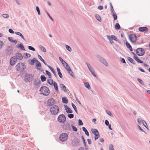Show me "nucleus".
<instances>
[{
  "label": "nucleus",
  "mask_w": 150,
  "mask_h": 150,
  "mask_svg": "<svg viewBox=\"0 0 150 150\" xmlns=\"http://www.w3.org/2000/svg\"><path fill=\"white\" fill-rule=\"evenodd\" d=\"M59 111V108L56 105H54L52 106L50 109V112L52 115H56L57 114Z\"/></svg>",
  "instance_id": "f257e3e1"
},
{
  "label": "nucleus",
  "mask_w": 150,
  "mask_h": 150,
  "mask_svg": "<svg viewBox=\"0 0 150 150\" xmlns=\"http://www.w3.org/2000/svg\"><path fill=\"white\" fill-rule=\"evenodd\" d=\"M40 91L44 96H48L50 93L49 88L47 87L44 86L40 88Z\"/></svg>",
  "instance_id": "f03ea898"
},
{
  "label": "nucleus",
  "mask_w": 150,
  "mask_h": 150,
  "mask_svg": "<svg viewBox=\"0 0 150 150\" xmlns=\"http://www.w3.org/2000/svg\"><path fill=\"white\" fill-rule=\"evenodd\" d=\"M16 68L18 71H22L25 68V66L23 63H18L16 67Z\"/></svg>",
  "instance_id": "7ed1b4c3"
},
{
  "label": "nucleus",
  "mask_w": 150,
  "mask_h": 150,
  "mask_svg": "<svg viewBox=\"0 0 150 150\" xmlns=\"http://www.w3.org/2000/svg\"><path fill=\"white\" fill-rule=\"evenodd\" d=\"M57 120L60 123H64L66 120V117L65 115L63 114L60 115L57 118Z\"/></svg>",
  "instance_id": "20e7f679"
},
{
  "label": "nucleus",
  "mask_w": 150,
  "mask_h": 150,
  "mask_svg": "<svg viewBox=\"0 0 150 150\" xmlns=\"http://www.w3.org/2000/svg\"><path fill=\"white\" fill-rule=\"evenodd\" d=\"M59 139L62 142H65L68 139V136L66 133H63L61 134L59 136Z\"/></svg>",
  "instance_id": "39448f33"
},
{
  "label": "nucleus",
  "mask_w": 150,
  "mask_h": 150,
  "mask_svg": "<svg viewBox=\"0 0 150 150\" xmlns=\"http://www.w3.org/2000/svg\"><path fill=\"white\" fill-rule=\"evenodd\" d=\"M33 78V76L31 74H26L25 75V81L26 82L32 81Z\"/></svg>",
  "instance_id": "423d86ee"
},
{
  "label": "nucleus",
  "mask_w": 150,
  "mask_h": 150,
  "mask_svg": "<svg viewBox=\"0 0 150 150\" xmlns=\"http://www.w3.org/2000/svg\"><path fill=\"white\" fill-rule=\"evenodd\" d=\"M13 51L12 47L11 46H8L5 50L6 54V56H10Z\"/></svg>",
  "instance_id": "0eeeda50"
},
{
  "label": "nucleus",
  "mask_w": 150,
  "mask_h": 150,
  "mask_svg": "<svg viewBox=\"0 0 150 150\" xmlns=\"http://www.w3.org/2000/svg\"><path fill=\"white\" fill-rule=\"evenodd\" d=\"M136 53L139 56H142L144 54V49L142 48H138L137 49Z\"/></svg>",
  "instance_id": "6e6552de"
},
{
  "label": "nucleus",
  "mask_w": 150,
  "mask_h": 150,
  "mask_svg": "<svg viewBox=\"0 0 150 150\" xmlns=\"http://www.w3.org/2000/svg\"><path fill=\"white\" fill-rule=\"evenodd\" d=\"M91 131L93 133L95 136V139L96 140L100 137L99 132L96 129H92Z\"/></svg>",
  "instance_id": "1a4fd4ad"
},
{
  "label": "nucleus",
  "mask_w": 150,
  "mask_h": 150,
  "mask_svg": "<svg viewBox=\"0 0 150 150\" xmlns=\"http://www.w3.org/2000/svg\"><path fill=\"white\" fill-rule=\"evenodd\" d=\"M86 64L87 65V66L90 71L91 73L95 77H96V75L95 74L94 71V69H93L91 65H90V64L88 62L86 63Z\"/></svg>",
  "instance_id": "9d476101"
},
{
  "label": "nucleus",
  "mask_w": 150,
  "mask_h": 150,
  "mask_svg": "<svg viewBox=\"0 0 150 150\" xmlns=\"http://www.w3.org/2000/svg\"><path fill=\"white\" fill-rule=\"evenodd\" d=\"M97 58L103 64L106 66H108V63L100 55H98L97 56Z\"/></svg>",
  "instance_id": "9b49d317"
},
{
  "label": "nucleus",
  "mask_w": 150,
  "mask_h": 150,
  "mask_svg": "<svg viewBox=\"0 0 150 150\" xmlns=\"http://www.w3.org/2000/svg\"><path fill=\"white\" fill-rule=\"evenodd\" d=\"M55 103V100L53 98L49 99L47 102V105L48 106L53 105Z\"/></svg>",
  "instance_id": "f8f14e48"
},
{
  "label": "nucleus",
  "mask_w": 150,
  "mask_h": 150,
  "mask_svg": "<svg viewBox=\"0 0 150 150\" xmlns=\"http://www.w3.org/2000/svg\"><path fill=\"white\" fill-rule=\"evenodd\" d=\"M137 36L134 34H130L129 36L130 41L132 42H135L137 40Z\"/></svg>",
  "instance_id": "ddd939ff"
},
{
  "label": "nucleus",
  "mask_w": 150,
  "mask_h": 150,
  "mask_svg": "<svg viewBox=\"0 0 150 150\" xmlns=\"http://www.w3.org/2000/svg\"><path fill=\"white\" fill-rule=\"evenodd\" d=\"M41 82L40 81L39 79H35L33 81V83L34 85L36 87H39Z\"/></svg>",
  "instance_id": "4468645a"
},
{
  "label": "nucleus",
  "mask_w": 150,
  "mask_h": 150,
  "mask_svg": "<svg viewBox=\"0 0 150 150\" xmlns=\"http://www.w3.org/2000/svg\"><path fill=\"white\" fill-rule=\"evenodd\" d=\"M79 143V141L77 139H74L72 140V144L74 146H76Z\"/></svg>",
  "instance_id": "2eb2a0df"
},
{
  "label": "nucleus",
  "mask_w": 150,
  "mask_h": 150,
  "mask_svg": "<svg viewBox=\"0 0 150 150\" xmlns=\"http://www.w3.org/2000/svg\"><path fill=\"white\" fill-rule=\"evenodd\" d=\"M63 129L66 130H69L71 129V126L68 123L64 124L62 126Z\"/></svg>",
  "instance_id": "dca6fc26"
},
{
  "label": "nucleus",
  "mask_w": 150,
  "mask_h": 150,
  "mask_svg": "<svg viewBox=\"0 0 150 150\" xmlns=\"http://www.w3.org/2000/svg\"><path fill=\"white\" fill-rule=\"evenodd\" d=\"M17 61V58L14 56L12 57L10 59V65L13 66L14 65Z\"/></svg>",
  "instance_id": "f3484780"
},
{
  "label": "nucleus",
  "mask_w": 150,
  "mask_h": 150,
  "mask_svg": "<svg viewBox=\"0 0 150 150\" xmlns=\"http://www.w3.org/2000/svg\"><path fill=\"white\" fill-rule=\"evenodd\" d=\"M15 57L17 58V59L19 60H21L23 58V57L22 54L20 53H17L16 54L15 56Z\"/></svg>",
  "instance_id": "a211bd4d"
},
{
  "label": "nucleus",
  "mask_w": 150,
  "mask_h": 150,
  "mask_svg": "<svg viewBox=\"0 0 150 150\" xmlns=\"http://www.w3.org/2000/svg\"><path fill=\"white\" fill-rule=\"evenodd\" d=\"M138 29L139 31L140 32H143L144 33L146 32L148 30L147 28L146 27H139Z\"/></svg>",
  "instance_id": "6ab92c4d"
},
{
  "label": "nucleus",
  "mask_w": 150,
  "mask_h": 150,
  "mask_svg": "<svg viewBox=\"0 0 150 150\" xmlns=\"http://www.w3.org/2000/svg\"><path fill=\"white\" fill-rule=\"evenodd\" d=\"M64 107L66 112L67 113H72L73 112L71 109L67 106L64 105Z\"/></svg>",
  "instance_id": "aec40b11"
},
{
  "label": "nucleus",
  "mask_w": 150,
  "mask_h": 150,
  "mask_svg": "<svg viewBox=\"0 0 150 150\" xmlns=\"http://www.w3.org/2000/svg\"><path fill=\"white\" fill-rule=\"evenodd\" d=\"M16 47L18 48H20L21 49L25 51V49L22 43H20L19 44H17L16 45Z\"/></svg>",
  "instance_id": "412c9836"
},
{
  "label": "nucleus",
  "mask_w": 150,
  "mask_h": 150,
  "mask_svg": "<svg viewBox=\"0 0 150 150\" xmlns=\"http://www.w3.org/2000/svg\"><path fill=\"white\" fill-rule=\"evenodd\" d=\"M59 86L62 91L65 92H66V87L64 84L61 83L60 84Z\"/></svg>",
  "instance_id": "4be33fe9"
},
{
  "label": "nucleus",
  "mask_w": 150,
  "mask_h": 150,
  "mask_svg": "<svg viewBox=\"0 0 150 150\" xmlns=\"http://www.w3.org/2000/svg\"><path fill=\"white\" fill-rule=\"evenodd\" d=\"M36 59H37L35 58H33V59L32 60L30 59L29 60V63L31 65H34L35 63V62Z\"/></svg>",
  "instance_id": "5701e85b"
},
{
  "label": "nucleus",
  "mask_w": 150,
  "mask_h": 150,
  "mask_svg": "<svg viewBox=\"0 0 150 150\" xmlns=\"http://www.w3.org/2000/svg\"><path fill=\"white\" fill-rule=\"evenodd\" d=\"M47 66L52 71V72L54 74V76L55 77H57V76L56 74V72L54 70V69L50 66L47 65Z\"/></svg>",
  "instance_id": "b1692460"
},
{
  "label": "nucleus",
  "mask_w": 150,
  "mask_h": 150,
  "mask_svg": "<svg viewBox=\"0 0 150 150\" xmlns=\"http://www.w3.org/2000/svg\"><path fill=\"white\" fill-rule=\"evenodd\" d=\"M53 83L54 87V88L55 91L56 92L58 91V88L57 83L55 81H54Z\"/></svg>",
  "instance_id": "393cba45"
},
{
  "label": "nucleus",
  "mask_w": 150,
  "mask_h": 150,
  "mask_svg": "<svg viewBox=\"0 0 150 150\" xmlns=\"http://www.w3.org/2000/svg\"><path fill=\"white\" fill-rule=\"evenodd\" d=\"M126 45L127 47L128 48L130 51H132V48L130 45L127 42H126Z\"/></svg>",
  "instance_id": "a878e982"
},
{
  "label": "nucleus",
  "mask_w": 150,
  "mask_h": 150,
  "mask_svg": "<svg viewBox=\"0 0 150 150\" xmlns=\"http://www.w3.org/2000/svg\"><path fill=\"white\" fill-rule=\"evenodd\" d=\"M15 34L16 35H18L20 36L23 40H25V39L24 37V36L21 33L18 32H15Z\"/></svg>",
  "instance_id": "bb28decb"
},
{
  "label": "nucleus",
  "mask_w": 150,
  "mask_h": 150,
  "mask_svg": "<svg viewBox=\"0 0 150 150\" xmlns=\"http://www.w3.org/2000/svg\"><path fill=\"white\" fill-rule=\"evenodd\" d=\"M82 129L83 131L85 132V134L88 136H89V132L85 127H82Z\"/></svg>",
  "instance_id": "cd10ccee"
},
{
  "label": "nucleus",
  "mask_w": 150,
  "mask_h": 150,
  "mask_svg": "<svg viewBox=\"0 0 150 150\" xmlns=\"http://www.w3.org/2000/svg\"><path fill=\"white\" fill-rule=\"evenodd\" d=\"M127 59L128 60L132 63L134 64H136L135 62L132 58L129 57H127Z\"/></svg>",
  "instance_id": "c85d7f7f"
},
{
  "label": "nucleus",
  "mask_w": 150,
  "mask_h": 150,
  "mask_svg": "<svg viewBox=\"0 0 150 150\" xmlns=\"http://www.w3.org/2000/svg\"><path fill=\"white\" fill-rule=\"evenodd\" d=\"M59 59L62 63V64H63V66L64 67H65V65L67 63L65 61H64L61 57H59Z\"/></svg>",
  "instance_id": "c756f323"
},
{
  "label": "nucleus",
  "mask_w": 150,
  "mask_h": 150,
  "mask_svg": "<svg viewBox=\"0 0 150 150\" xmlns=\"http://www.w3.org/2000/svg\"><path fill=\"white\" fill-rule=\"evenodd\" d=\"M62 102L64 103H67L68 101L67 98L65 97H64L62 98Z\"/></svg>",
  "instance_id": "7c9ffc66"
},
{
  "label": "nucleus",
  "mask_w": 150,
  "mask_h": 150,
  "mask_svg": "<svg viewBox=\"0 0 150 150\" xmlns=\"http://www.w3.org/2000/svg\"><path fill=\"white\" fill-rule=\"evenodd\" d=\"M38 58L42 61L43 63H44V64L46 65L47 66L48 65L46 63L45 61L43 59V58L40 55H38Z\"/></svg>",
  "instance_id": "2f4dec72"
},
{
  "label": "nucleus",
  "mask_w": 150,
  "mask_h": 150,
  "mask_svg": "<svg viewBox=\"0 0 150 150\" xmlns=\"http://www.w3.org/2000/svg\"><path fill=\"white\" fill-rule=\"evenodd\" d=\"M36 66L37 67H41V63L36 59L35 62Z\"/></svg>",
  "instance_id": "473e14b6"
},
{
  "label": "nucleus",
  "mask_w": 150,
  "mask_h": 150,
  "mask_svg": "<svg viewBox=\"0 0 150 150\" xmlns=\"http://www.w3.org/2000/svg\"><path fill=\"white\" fill-rule=\"evenodd\" d=\"M115 28L116 30H119L120 28V26L118 23H116L115 26Z\"/></svg>",
  "instance_id": "72a5a7b5"
},
{
  "label": "nucleus",
  "mask_w": 150,
  "mask_h": 150,
  "mask_svg": "<svg viewBox=\"0 0 150 150\" xmlns=\"http://www.w3.org/2000/svg\"><path fill=\"white\" fill-rule=\"evenodd\" d=\"M71 105L72 107L75 111V112H76V113L77 114H78L77 110V108L75 105L73 103H71Z\"/></svg>",
  "instance_id": "f704fd0d"
},
{
  "label": "nucleus",
  "mask_w": 150,
  "mask_h": 150,
  "mask_svg": "<svg viewBox=\"0 0 150 150\" xmlns=\"http://www.w3.org/2000/svg\"><path fill=\"white\" fill-rule=\"evenodd\" d=\"M95 17L99 21H101V18L99 15L96 14L95 15Z\"/></svg>",
  "instance_id": "c9c22d12"
},
{
  "label": "nucleus",
  "mask_w": 150,
  "mask_h": 150,
  "mask_svg": "<svg viewBox=\"0 0 150 150\" xmlns=\"http://www.w3.org/2000/svg\"><path fill=\"white\" fill-rule=\"evenodd\" d=\"M84 85L85 86V87L88 88V89H90L91 88L90 86L89 83L88 82H86L85 84Z\"/></svg>",
  "instance_id": "e433bc0d"
},
{
  "label": "nucleus",
  "mask_w": 150,
  "mask_h": 150,
  "mask_svg": "<svg viewBox=\"0 0 150 150\" xmlns=\"http://www.w3.org/2000/svg\"><path fill=\"white\" fill-rule=\"evenodd\" d=\"M40 79L42 82H44L46 81V78L44 75H41L40 76Z\"/></svg>",
  "instance_id": "4c0bfd02"
},
{
  "label": "nucleus",
  "mask_w": 150,
  "mask_h": 150,
  "mask_svg": "<svg viewBox=\"0 0 150 150\" xmlns=\"http://www.w3.org/2000/svg\"><path fill=\"white\" fill-rule=\"evenodd\" d=\"M142 124L144 126L148 129L149 130V128L148 127V125L146 122L144 121H142Z\"/></svg>",
  "instance_id": "58836bf2"
},
{
  "label": "nucleus",
  "mask_w": 150,
  "mask_h": 150,
  "mask_svg": "<svg viewBox=\"0 0 150 150\" xmlns=\"http://www.w3.org/2000/svg\"><path fill=\"white\" fill-rule=\"evenodd\" d=\"M110 38L112 40H114L116 41H117V39L116 37L113 35H112L111 36H110Z\"/></svg>",
  "instance_id": "ea45409f"
},
{
  "label": "nucleus",
  "mask_w": 150,
  "mask_h": 150,
  "mask_svg": "<svg viewBox=\"0 0 150 150\" xmlns=\"http://www.w3.org/2000/svg\"><path fill=\"white\" fill-rule=\"evenodd\" d=\"M64 67L68 71H70V70H71V68L67 64L65 65Z\"/></svg>",
  "instance_id": "a19ab883"
},
{
  "label": "nucleus",
  "mask_w": 150,
  "mask_h": 150,
  "mask_svg": "<svg viewBox=\"0 0 150 150\" xmlns=\"http://www.w3.org/2000/svg\"><path fill=\"white\" fill-rule=\"evenodd\" d=\"M54 81H53V80L52 79H47V82L48 83L50 84L51 85H52L53 84V83Z\"/></svg>",
  "instance_id": "79ce46f5"
},
{
  "label": "nucleus",
  "mask_w": 150,
  "mask_h": 150,
  "mask_svg": "<svg viewBox=\"0 0 150 150\" xmlns=\"http://www.w3.org/2000/svg\"><path fill=\"white\" fill-rule=\"evenodd\" d=\"M39 47L41 50L44 52H46V49L42 45H40Z\"/></svg>",
  "instance_id": "37998d69"
},
{
  "label": "nucleus",
  "mask_w": 150,
  "mask_h": 150,
  "mask_svg": "<svg viewBox=\"0 0 150 150\" xmlns=\"http://www.w3.org/2000/svg\"><path fill=\"white\" fill-rule=\"evenodd\" d=\"M67 49L69 52H71V48L68 45H65Z\"/></svg>",
  "instance_id": "c03bdc74"
},
{
  "label": "nucleus",
  "mask_w": 150,
  "mask_h": 150,
  "mask_svg": "<svg viewBox=\"0 0 150 150\" xmlns=\"http://www.w3.org/2000/svg\"><path fill=\"white\" fill-rule=\"evenodd\" d=\"M45 72L46 73V74L48 75L49 76V78H50L51 76V73L47 70H46Z\"/></svg>",
  "instance_id": "a18cd8bd"
},
{
  "label": "nucleus",
  "mask_w": 150,
  "mask_h": 150,
  "mask_svg": "<svg viewBox=\"0 0 150 150\" xmlns=\"http://www.w3.org/2000/svg\"><path fill=\"white\" fill-rule=\"evenodd\" d=\"M107 37H108V40L110 41V43L111 44L113 43L114 42L113 41L112 39L110 38V36L108 35Z\"/></svg>",
  "instance_id": "49530a36"
},
{
  "label": "nucleus",
  "mask_w": 150,
  "mask_h": 150,
  "mask_svg": "<svg viewBox=\"0 0 150 150\" xmlns=\"http://www.w3.org/2000/svg\"><path fill=\"white\" fill-rule=\"evenodd\" d=\"M67 116L70 119L73 118L74 117V115L72 114H68Z\"/></svg>",
  "instance_id": "de8ad7c7"
},
{
  "label": "nucleus",
  "mask_w": 150,
  "mask_h": 150,
  "mask_svg": "<svg viewBox=\"0 0 150 150\" xmlns=\"http://www.w3.org/2000/svg\"><path fill=\"white\" fill-rule=\"evenodd\" d=\"M137 80L141 84L144 85V82L141 79L139 78H138L137 79Z\"/></svg>",
  "instance_id": "09e8293b"
},
{
  "label": "nucleus",
  "mask_w": 150,
  "mask_h": 150,
  "mask_svg": "<svg viewBox=\"0 0 150 150\" xmlns=\"http://www.w3.org/2000/svg\"><path fill=\"white\" fill-rule=\"evenodd\" d=\"M81 138L83 140V144H84V146H85V147H86V142L85 140L83 137V136H82L81 137Z\"/></svg>",
  "instance_id": "8fccbe9b"
},
{
  "label": "nucleus",
  "mask_w": 150,
  "mask_h": 150,
  "mask_svg": "<svg viewBox=\"0 0 150 150\" xmlns=\"http://www.w3.org/2000/svg\"><path fill=\"white\" fill-rule=\"evenodd\" d=\"M36 10L39 15L40 14V11L39 7L38 6L36 7Z\"/></svg>",
  "instance_id": "3c124183"
},
{
  "label": "nucleus",
  "mask_w": 150,
  "mask_h": 150,
  "mask_svg": "<svg viewBox=\"0 0 150 150\" xmlns=\"http://www.w3.org/2000/svg\"><path fill=\"white\" fill-rule=\"evenodd\" d=\"M28 48L29 50L33 51H35V49L33 47L30 46H28Z\"/></svg>",
  "instance_id": "603ef678"
},
{
  "label": "nucleus",
  "mask_w": 150,
  "mask_h": 150,
  "mask_svg": "<svg viewBox=\"0 0 150 150\" xmlns=\"http://www.w3.org/2000/svg\"><path fill=\"white\" fill-rule=\"evenodd\" d=\"M78 124L79 125H83V123L82 120L80 119L78 120Z\"/></svg>",
  "instance_id": "864d4df0"
},
{
  "label": "nucleus",
  "mask_w": 150,
  "mask_h": 150,
  "mask_svg": "<svg viewBox=\"0 0 150 150\" xmlns=\"http://www.w3.org/2000/svg\"><path fill=\"white\" fill-rule=\"evenodd\" d=\"M112 16L113 17L114 20H115L117 19V16L115 14L113 13Z\"/></svg>",
  "instance_id": "5fc2aeb1"
},
{
  "label": "nucleus",
  "mask_w": 150,
  "mask_h": 150,
  "mask_svg": "<svg viewBox=\"0 0 150 150\" xmlns=\"http://www.w3.org/2000/svg\"><path fill=\"white\" fill-rule=\"evenodd\" d=\"M71 126L72 128V129L73 131H75V132H77V130H78L77 129V128L76 127H74L73 125H71Z\"/></svg>",
  "instance_id": "6e6d98bb"
},
{
  "label": "nucleus",
  "mask_w": 150,
  "mask_h": 150,
  "mask_svg": "<svg viewBox=\"0 0 150 150\" xmlns=\"http://www.w3.org/2000/svg\"><path fill=\"white\" fill-rule=\"evenodd\" d=\"M109 150H114L113 146L112 144H110L109 146Z\"/></svg>",
  "instance_id": "4d7b16f0"
},
{
  "label": "nucleus",
  "mask_w": 150,
  "mask_h": 150,
  "mask_svg": "<svg viewBox=\"0 0 150 150\" xmlns=\"http://www.w3.org/2000/svg\"><path fill=\"white\" fill-rule=\"evenodd\" d=\"M4 45V43L2 41L0 40V49H1Z\"/></svg>",
  "instance_id": "13d9d810"
},
{
  "label": "nucleus",
  "mask_w": 150,
  "mask_h": 150,
  "mask_svg": "<svg viewBox=\"0 0 150 150\" xmlns=\"http://www.w3.org/2000/svg\"><path fill=\"white\" fill-rule=\"evenodd\" d=\"M110 8H111V12H113L114 11V9H113L112 4L111 2L110 3Z\"/></svg>",
  "instance_id": "bf43d9fd"
},
{
  "label": "nucleus",
  "mask_w": 150,
  "mask_h": 150,
  "mask_svg": "<svg viewBox=\"0 0 150 150\" xmlns=\"http://www.w3.org/2000/svg\"><path fill=\"white\" fill-rule=\"evenodd\" d=\"M136 60L138 63H143V62L142 61L140 60L139 58H138Z\"/></svg>",
  "instance_id": "052dcab7"
},
{
  "label": "nucleus",
  "mask_w": 150,
  "mask_h": 150,
  "mask_svg": "<svg viewBox=\"0 0 150 150\" xmlns=\"http://www.w3.org/2000/svg\"><path fill=\"white\" fill-rule=\"evenodd\" d=\"M138 128L142 132H144L146 134V133L145 132L143 129H142L139 126V125H138Z\"/></svg>",
  "instance_id": "680f3d73"
},
{
  "label": "nucleus",
  "mask_w": 150,
  "mask_h": 150,
  "mask_svg": "<svg viewBox=\"0 0 150 150\" xmlns=\"http://www.w3.org/2000/svg\"><path fill=\"white\" fill-rule=\"evenodd\" d=\"M143 120H142V119L140 118H138L137 119V122L139 124H141L142 121V122Z\"/></svg>",
  "instance_id": "e2e57ef3"
},
{
  "label": "nucleus",
  "mask_w": 150,
  "mask_h": 150,
  "mask_svg": "<svg viewBox=\"0 0 150 150\" xmlns=\"http://www.w3.org/2000/svg\"><path fill=\"white\" fill-rule=\"evenodd\" d=\"M2 16L3 17L5 18H8L9 17L8 15L7 14H3Z\"/></svg>",
  "instance_id": "0e129e2a"
},
{
  "label": "nucleus",
  "mask_w": 150,
  "mask_h": 150,
  "mask_svg": "<svg viewBox=\"0 0 150 150\" xmlns=\"http://www.w3.org/2000/svg\"><path fill=\"white\" fill-rule=\"evenodd\" d=\"M24 54L25 55V57H29L31 56V55L30 54L27 53H24Z\"/></svg>",
  "instance_id": "69168bd1"
},
{
  "label": "nucleus",
  "mask_w": 150,
  "mask_h": 150,
  "mask_svg": "<svg viewBox=\"0 0 150 150\" xmlns=\"http://www.w3.org/2000/svg\"><path fill=\"white\" fill-rule=\"evenodd\" d=\"M98 8L100 10H102L103 9V6L99 5L98 6Z\"/></svg>",
  "instance_id": "338daca9"
},
{
  "label": "nucleus",
  "mask_w": 150,
  "mask_h": 150,
  "mask_svg": "<svg viewBox=\"0 0 150 150\" xmlns=\"http://www.w3.org/2000/svg\"><path fill=\"white\" fill-rule=\"evenodd\" d=\"M8 32L10 33L13 34L14 33V31L11 29V28H10L8 30Z\"/></svg>",
  "instance_id": "774afa93"
}]
</instances>
